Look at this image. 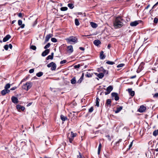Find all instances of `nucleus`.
Returning a JSON list of instances; mask_svg holds the SVG:
<instances>
[{
	"label": "nucleus",
	"mask_w": 158,
	"mask_h": 158,
	"mask_svg": "<svg viewBox=\"0 0 158 158\" xmlns=\"http://www.w3.org/2000/svg\"><path fill=\"white\" fill-rule=\"evenodd\" d=\"M37 19H36L35 20V21L34 24H33V26H34L37 23Z\"/></svg>",
	"instance_id": "obj_52"
},
{
	"label": "nucleus",
	"mask_w": 158,
	"mask_h": 158,
	"mask_svg": "<svg viewBox=\"0 0 158 158\" xmlns=\"http://www.w3.org/2000/svg\"><path fill=\"white\" fill-rule=\"evenodd\" d=\"M90 25H91V26L93 27H94V28H96L97 27V24H96L94 22H91L90 23Z\"/></svg>",
	"instance_id": "obj_25"
},
{
	"label": "nucleus",
	"mask_w": 158,
	"mask_h": 158,
	"mask_svg": "<svg viewBox=\"0 0 158 158\" xmlns=\"http://www.w3.org/2000/svg\"><path fill=\"white\" fill-rule=\"evenodd\" d=\"M85 76L87 77H90L92 76V74L89 73L87 72L86 74L85 75Z\"/></svg>",
	"instance_id": "obj_31"
},
{
	"label": "nucleus",
	"mask_w": 158,
	"mask_h": 158,
	"mask_svg": "<svg viewBox=\"0 0 158 158\" xmlns=\"http://www.w3.org/2000/svg\"><path fill=\"white\" fill-rule=\"evenodd\" d=\"M136 77V76L134 75L133 76H132L131 78V79H133V78H135Z\"/></svg>",
	"instance_id": "obj_60"
},
{
	"label": "nucleus",
	"mask_w": 158,
	"mask_h": 158,
	"mask_svg": "<svg viewBox=\"0 0 158 158\" xmlns=\"http://www.w3.org/2000/svg\"><path fill=\"white\" fill-rule=\"evenodd\" d=\"M110 47H111V46H110V44H109L108 45L107 48H109V49L110 48Z\"/></svg>",
	"instance_id": "obj_61"
},
{
	"label": "nucleus",
	"mask_w": 158,
	"mask_h": 158,
	"mask_svg": "<svg viewBox=\"0 0 158 158\" xmlns=\"http://www.w3.org/2000/svg\"><path fill=\"white\" fill-rule=\"evenodd\" d=\"M100 151H101V149H98V155L100 153Z\"/></svg>",
	"instance_id": "obj_59"
},
{
	"label": "nucleus",
	"mask_w": 158,
	"mask_h": 158,
	"mask_svg": "<svg viewBox=\"0 0 158 158\" xmlns=\"http://www.w3.org/2000/svg\"><path fill=\"white\" fill-rule=\"evenodd\" d=\"M34 72V69H31L29 70V72L30 73H32Z\"/></svg>",
	"instance_id": "obj_49"
},
{
	"label": "nucleus",
	"mask_w": 158,
	"mask_h": 158,
	"mask_svg": "<svg viewBox=\"0 0 158 158\" xmlns=\"http://www.w3.org/2000/svg\"><path fill=\"white\" fill-rule=\"evenodd\" d=\"M128 91L131 96L133 97L134 95L135 92L133 91H132L131 89H128Z\"/></svg>",
	"instance_id": "obj_16"
},
{
	"label": "nucleus",
	"mask_w": 158,
	"mask_h": 158,
	"mask_svg": "<svg viewBox=\"0 0 158 158\" xmlns=\"http://www.w3.org/2000/svg\"><path fill=\"white\" fill-rule=\"evenodd\" d=\"M124 65V64H121L118 65L117 66V67L118 68L122 67Z\"/></svg>",
	"instance_id": "obj_43"
},
{
	"label": "nucleus",
	"mask_w": 158,
	"mask_h": 158,
	"mask_svg": "<svg viewBox=\"0 0 158 158\" xmlns=\"http://www.w3.org/2000/svg\"><path fill=\"white\" fill-rule=\"evenodd\" d=\"M98 71L99 72H102L99 74L97 73H95V75L100 78H102L104 77V73H105L106 71L102 67H101L99 69H98Z\"/></svg>",
	"instance_id": "obj_3"
},
{
	"label": "nucleus",
	"mask_w": 158,
	"mask_h": 158,
	"mask_svg": "<svg viewBox=\"0 0 158 158\" xmlns=\"http://www.w3.org/2000/svg\"><path fill=\"white\" fill-rule=\"evenodd\" d=\"M157 4H158V2H157L153 6V7H154L156 6Z\"/></svg>",
	"instance_id": "obj_62"
},
{
	"label": "nucleus",
	"mask_w": 158,
	"mask_h": 158,
	"mask_svg": "<svg viewBox=\"0 0 158 158\" xmlns=\"http://www.w3.org/2000/svg\"><path fill=\"white\" fill-rule=\"evenodd\" d=\"M10 92V90L4 89L1 91V94L2 96H4L6 94Z\"/></svg>",
	"instance_id": "obj_11"
},
{
	"label": "nucleus",
	"mask_w": 158,
	"mask_h": 158,
	"mask_svg": "<svg viewBox=\"0 0 158 158\" xmlns=\"http://www.w3.org/2000/svg\"><path fill=\"white\" fill-rule=\"evenodd\" d=\"M51 41L53 42H57L56 39L54 38H52L51 39Z\"/></svg>",
	"instance_id": "obj_40"
},
{
	"label": "nucleus",
	"mask_w": 158,
	"mask_h": 158,
	"mask_svg": "<svg viewBox=\"0 0 158 158\" xmlns=\"http://www.w3.org/2000/svg\"><path fill=\"white\" fill-rule=\"evenodd\" d=\"M67 50L69 53H72L73 52V46L70 45L68 46L67 47Z\"/></svg>",
	"instance_id": "obj_8"
},
{
	"label": "nucleus",
	"mask_w": 158,
	"mask_h": 158,
	"mask_svg": "<svg viewBox=\"0 0 158 158\" xmlns=\"http://www.w3.org/2000/svg\"><path fill=\"white\" fill-rule=\"evenodd\" d=\"M4 49L6 50H7L8 49V46L7 44L5 45L4 46Z\"/></svg>",
	"instance_id": "obj_45"
},
{
	"label": "nucleus",
	"mask_w": 158,
	"mask_h": 158,
	"mask_svg": "<svg viewBox=\"0 0 158 158\" xmlns=\"http://www.w3.org/2000/svg\"><path fill=\"white\" fill-rule=\"evenodd\" d=\"M111 95L112 97H114V99L115 100L117 101L119 99V98L117 93H113L111 94Z\"/></svg>",
	"instance_id": "obj_9"
},
{
	"label": "nucleus",
	"mask_w": 158,
	"mask_h": 158,
	"mask_svg": "<svg viewBox=\"0 0 158 158\" xmlns=\"http://www.w3.org/2000/svg\"><path fill=\"white\" fill-rule=\"evenodd\" d=\"M53 55H54L53 52L51 54V55H49L46 58V60H49V59H51V60L53 59Z\"/></svg>",
	"instance_id": "obj_19"
},
{
	"label": "nucleus",
	"mask_w": 158,
	"mask_h": 158,
	"mask_svg": "<svg viewBox=\"0 0 158 158\" xmlns=\"http://www.w3.org/2000/svg\"><path fill=\"white\" fill-rule=\"evenodd\" d=\"M68 9V8L66 7H63L60 8V10L62 11H64L67 10Z\"/></svg>",
	"instance_id": "obj_32"
},
{
	"label": "nucleus",
	"mask_w": 158,
	"mask_h": 158,
	"mask_svg": "<svg viewBox=\"0 0 158 158\" xmlns=\"http://www.w3.org/2000/svg\"><path fill=\"white\" fill-rule=\"evenodd\" d=\"M100 43V41L98 40H96L94 42V44L97 46H98Z\"/></svg>",
	"instance_id": "obj_20"
},
{
	"label": "nucleus",
	"mask_w": 158,
	"mask_h": 158,
	"mask_svg": "<svg viewBox=\"0 0 158 158\" xmlns=\"http://www.w3.org/2000/svg\"><path fill=\"white\" fill-rule=\"evenodd\" d=\"M155 150L156 152H158V148H156V149Z\"/></svg>",
	"instance_id": "obj_64"
},
{
	"label": "nucleus",
	"mask_w": 158,
	"mask_h": 158,
	"mask_svg": "<svg viewBox=\"0 0 158 158\" xmlns=\"http://www.w3.org/2000/svg\"><path fill=\"white\" fill-rule=\"evenodd\" d=\"M11 100L12 102L14 103L17 104L18 102V98L15 97H12L11 98Z\"/></svg>",
	"instance_id": "obj_13"
},
{
	"label": "nucleus",
	"mask_w": 158,
	"mask_h": 158,
	"mask_svg": "<svg viewBox=\"0 0 158 158\" xmlns=\"http://www.w3.org/2000/svg\"><path fill=\"white\" fill-rule=\"evenodd\" d=\"M54 64V63L53 62H51L47 65V67L48 68H50L52 66V65L53 64Z\"/></svg>",
	"instance_id": "obj_39"
},
{
	"label": "nucleus",
	"mask_w": 158,
	"mask_h": 158,
	"mask_svg": "<svg viewBox=\"0 0 158 158\" xmlns=\"http://www.w3.org/2000/svg\"><path fill=\"white\" fill-rule=\"evenodd\" d=\"M33 50H35L36 49V47L34 45H32L30 47Z\"/></svg>",
	"instance_id": "obj_41"
},
{
	"label": "nucleus",
	"mask_w": 158,
	"mask_h": 158,
	"mask_svg": "<svg viewBox=\"0 0 158 158\" xmlns=\"http://www.w3.org/2000/svg\"><path fill=\"white\" fill-rule=\"evenodd\" d=\"M50 52V50L48 49H46L45 50L44 52H43L42 53V56H46Z\"/></svg>",
	"instance_id": "obj_12"
},
{
	"label": "nucleus",
	"mask_w": 158,
	"mask_h": 158,
	"mask_svg": "<svg viewBox=\"0 0 158 158\" xmlns=\"http://www.w3.org/2000/svg\"><path fill=\"white\" fill-rule=\"evenodd\" d=\"M82 80V78L81 77L80 79L77 81V83H80L81 82Z\"/></svg>",
	"instance_id": "obj_46"
},
{
	"label": "nucleus",
	"mask_w": 158,
	"mask_h": 158,
	"mask_svg": "<svg viewBox=\"0 0 158 158\" xmlns=\"http://www.w3.org/2000/svg\"><path fill=\"white\" fill-rule=\"evenodd\" d=\"M8 48H9L11 49H12V45L11 44H9V45H8Z\"/></svg>",
	"instance_id": "obj_53"
},
{
	"label": "nucleus",
	"mask_w": 158,
	"mask_h": 158,
	"mask_svg": "<svg viewBox=\"0 0 158 158\" xmlns=\"http://www.w3.org/2000/svg\"><path fill=\"white\" fill-rule=\"evenodd\" d=\"M133 144V141L131 142L130 144L129 145V148H130L132 146Z\"/></svg>",
	"instance_id": "obj_54"
},
{
	"label": "nucleus",
	"mask_w": 158,
	"mask_h": 158,
	"mask_svg": "<svg viewBox=\"0 0 158 158\" xmlns=\"http://www.w3.org/2000/svg\"><path fill=\"white\" fill-rule=\"evenodd\" d=\"M18 15L19 17H22L23 14L21 13H19L18 14Z\"/></svg>",
	"instance_id": "obj_51"
},
{
	"label": "nucleus",
	"mask_w": 158,
	"mask_h": 158,
	"mask_svg": "<svg viewBox=\"0 0 158 158\" xmlns=\"http://www.w3.org/2000/svg\"><path fill=\"white\" fill-rule=\"evenodd\" d=\"M10 84H7L5 86V89H6L7 90H8V89L10 87Z\"/></svg>",
	"instance_id": "obj_29"
},
{
	"label": "nucleus",
	"mask_w": 158,
	"mask_h": 158,
	"mask_svg": "<svg viewBox=\"0 0 158 158\" xmlns=\"http://www.w3.org/2000/svg\"><path fill=\"white\" fill-rule=\"evenodd\" d=\"M158 21V19L157 18H155L154 20V22L155 23H157Z\"/></svg>",
	"instance_id": "obj_44"
},
{
	"label": "nucleus",
	"mask_w": 158,
	"mask_h": 158,
	"mask_svg": "<svg viewBox=\"0 0 158 158\" xmlns=\"http://www.w3.org/2000/svg\"><path fill=\"white\" fill-rule=\"evenodd\" d=\"M71 82L72 84H75L76 82V81L75 78V77H74L73 78L71 79Z\"/></svg>",
	"instance_id": "obj_27"
},
{
	"label": "nucleus",
	"mask_w": 158,
	"mask_h": 158,
	"mask_svg": "<svg viewBox=\"0 0 158 158\" xmlns=\"http://www.w3.org/2000/svg\"><path fill=\"white\" fill-rule=\"evenodd\" d=\"M146 110V107L143 106H141L138 110V111L140 112H143Z\"/></svg>",
	"instance_id": "obj_10"
},
{
	"label": "nucleus",
	"mask_w": 158,
	"mask_h": 158,
	"mask_svg": "<svg viewBox=\"0 0 158 158\" xmlns=\"http://www.w3.org/2000/svg\"><path fill=\"white\" fill-rule=\"evenodd\" d=\"M16 108L18 110H21L22 111H23L25 110V107L24 106H21L19 105H18L16 106Z\"/></svg>",
	"instance_id": "obj_15"
},
{
	"label": "nucleus",
	"mask_w": 158,
	"mask_h": 158,
	"mask_svg": "<svg viewBox=\"0 0 158 158\" xmlns=\"http://www.w3.org/2000/svg\"><path fill=\"white\" fill-rule=\"evenodd\" d=\"M153 135L154 136H156L158 135V129L157 130L153 132Z\"/></svg>",
	"instance_id": "obj_36"
},
{
	"label": "nucleus",
	"mask_w": 158,
	"mask_h": 158,
	"mask_svg": "<svg viewBox=\"0 0 158 158\" xmlns=\"http://www.w3.org/2000/svg\"><path fill=\"white\" fill-rule=\"evenodd\" d=\"M15 22H16L15 20H14L12 22V24L14 23Z\"/></svg>",
	"instance_id": "obj_63"
},
{
	"label": "nucleus",
	"mask_w": 158,
	"mask_h": 158,
	"mask_svg": "<svg viewBox=\"0 0 158 158\" xmlns=\"http://www.w3.org/2000/svg\"><path fill=\"white\" fill-rule=\"evenodd\" d=\"M67 62V60H64L61 61L60 62V64H63L66 63Z\"/></svg>",
	"instance_id": "obj_42"
},
{
	"label": "nucleus",
	"mask_w": 158,
	"mask_h": 158,
	"mask_svg": "<svg viewBox=\"0 0 158 158\" xmlns=\"http://www.w3.org/2000/svg\"><path fill=\"white\" fill-rule=\"evenodd\" d=\"M16 88V87H13L11 88L10 90H15Z\"/></svg>",
	"instance_id": "obj_56"
},
{
	"label": "nucleus",
	"mask_w": 158,
	"mask_h": 158,
	"mask_svg": "<svg viewBox=\"0 0 158 158\" xmlns=\"http://www.w3.org/2000/svg\"><path fill=\"white\" fill-rule=\"evenodd\" d=\"M105 56L103 54V52L102 51L100 53V58L101 59H103L105 58Z\"/></svg>",
	"instance_id": "obj_21"
},
{
	"label": "nucleus",
	"mask_w": 158,
	"mask_h": 158,
	"mask_svg": "<svg viewBox=\"0 0 158 158\" xmlns=\"http://www.w3.org/2000/svg\"><path fill=\"white\" fill-rule=\"evenodd\" d=\"M43 73L42 72H39L37 73H36V75L38 77H41V76H42L43 75Z\"/></svg>",
	"instance_id": "obj_28"
},
{
	"label": "nucleus",
	"mask_w": 158,
	"mask_h": 158,
	"mask_svg": "<svg viewBox=\"0 0 158 158\" xmlns=\"http://www.w3.org/2000/svg\"><path fill=\"white\" fill-rule=\"evenodd\" d=\"M122 108L123 107L122 106H120L119 107L117 108V110L115 111V113H118L122 109Z\"/></svg>",
	"instance_id": "obj_22"
},
{
	"label": "nucleus",
	"mask_w": 158,
	"mask_h": 158,
	"mask_svg": "<svg viewBox=\"0 0 158 158\" xmlns=\"http://www.w3.org/2000/svg\"><path fill=\"white\" fill-rule=\"evenodd\" d=\"M93 108L92 107H91L89 110V112L91 113L93 112Z\"/></svg>",
	"instance_id": "obj_47"
},
{
	"label": "nucleus",
	"mask_w": 158,
	"mask_h": 158,
	"mask_svg": "<svg viewBox=\"0 0 158 158\" xmlns=\"http://www.w3.org/2000/svg\"><path fill=\"white\" fill-rule=\"evenodd\" d=\"M100 100L98 98H97L96 100V106L98 107L99 106V102Z\"/></svg>",
	"instance_id": "obj_26"
},
{
	"label": "nucleus",
	"mask_w": 158,
	"mask_h": 158,
	"mask_svg": "<svg viewBox=\"0 0 158 158\" xmlns=\"http://www.w3.org/2000/svg\"><path fill=\"white\" fill-rule=\"evenodd\" d=\"M52 35L51 34H49L45 38V41L46 42L48 41L49 39L52 37Z\"/></svg>",
	"instance_id": "obj_17"
},
{
	"label": "nucleus",
	"mask_w": 158,
	"mask_h": 158,
	"mask_svg": "<svg viewBox=\"0 0 158 158\" xmlns=\"http://www.w3.org/2000/svg\"><path fill=\"white\" fill-rule=\"evenodd\" d=\"M80 67V64H78L77 65H76L74 66V68H79Z\"/></svg>",
	"instance_id": "obj_50"
},
{
	"label": "nucleus",
	"mask_w": 158,
	"mask_h": 158,
	"mask_svg": "<svg viewBox=\"0 0 158 158\" xmlns=\"http://www.w3.org/2000/svg\"><path fill=\"white\" fill-rule=\"evenodd\" d=\"M11 38V36L9 35H6L3 39V41L4 42H5L7 41L8 40H9Z\"/></svg>",
	"instance_id": "obj_14"
},
{
	"label": "nucleus",
	"mask_w": 158,
	"mask_h": 158,
	"mask_svg": "<svg viewBox=\"0 0 158 158\" xmlns=\"http://www.w3.org/2000/svg\"><path fill=\"white\" fill-rule=\"evenodd\" d=\"M153 97L154 98H158V93H156L154 94V95L153 96Z\"/></svg>",
	"instance_id": "obj_48"
},
{
	"label": "nucleus",
	"mask_w": 158,
	"mask_h": 158,
	"mask_svg": "<svg viewBox=\"0 0 158 158\" xmlns=\"http://www.w3.org/2000/svg\"><path fill=\"white\" fill-rule=\"evenodd\" d=\"M67 43L70 44H73L77 43L78 42L77 37L74 36H71L65 39Z\"/></svg>",
	"instance_id": "obj_2"
},
{
	"label": "nucleus",
	"mask_w": 158,
	"mask_h": 158,
	"mask_svg": "<svg viewBox=\"0 0 158 158\" xmlns=\"http://www.w3.org/2000/svg\"><path fill=\"white\" fill-rule=\"evenodd\" d=\"M101 147H102L101 144V143H100L99 144V146L98 147V149H101Z\"/></svg>",
	"instance_id": "obj_57"
},
{
	"label": "nucleus",
	"mask_w": 158,
	"mask_h": 158,
	"mask_svg": "<svg viewBox=\"0 0 158 158\" xmlns=\"http://www.w3.org/2000/svg\"><path fill=\"white\" fill-rule=\"evenodd\" d=\"M122 19L120 17H117L114 23V26L115 28H119L121 27L123 25Z\"/></svg>",
	"instance_id": "obj_1"
},
{
	"label": "nucleus",
	"mask_w": 158,
	"mask_h": 158,
	"mask_svg": "<svg viewBox=\"0 0 158 158\" xmlns=\"http://www.w3.org/2000/svg\"><path fill=\"white\" fill-rule=\"evenodd\" d=\"M32 85V84L31 82H28L23 85L22 88L23 89H25L26 91H28L31 88Z\"/></svg>",
	"instance_id": "obj_4"
},
{
	"label": "nucleus",
	"mask_w": 158,
	"mask_h": 158,
	"mask_svg": "<svg viewBox=\"0 0 158 158\" xmlns=\"http://www.w3.org/2000/svg\"><path fill=\"white\" fill-rule=\"evenodd\" d=\"M18 23L19 25H21L20 27L21 28H23L24 27V24H22V21L21 20H19L18 22Z\"/></svg>",
	"instance_id": "obj_18"
},
{
	"label": "nucleus",
	"mask_w": 158,
	"mask_h": 158,
	"mask_svg": "<svg viewBox=\"0 0 158 158\" xmlns=\"http://www.w3.org/2000/svg\"><path fill=\"white\" fill-rule=\"evenodd\" d=\"M76 136V134H75L71 131L70 133H69L67 135L69 139V141L70 143H72L73 140L74 138Z\"/></svg>",
	"instance_id": "obj_5"
},
{
	"label": "nucleus",
	"mask_w": 158,
	"mask_h": 158,
	"mask_svg": "<svg viewBox=\"0 0 158 158\" xmlns=\"http://www.w3.org/2000/svg\"><path fill=\"white\" fill-rule=\"evenodd\" d=\"M50 44L49 43H48L44 47V48L46 49L47 48H49L50 47Z\"/></svg>",
	"instance_id": "obj_38"
},
{
	"label": "nucleus",
	"mask_w": 158,
	"mask_h": 158,
	"mask_svg": "<svg viewBox=\"0 0 158 158\" xmlns=\"http://www.w3.org/2000/svg\"><path fill=\"white\" fill-rule=\"evenodd\" d=\"M113 89V87L110 85L106 89V91L105 92V95H107L110 93V92L112 91Z\"/></svg>",
	"instance_id": "obj_7"
},
{
	"label": "nucleus",
	"mask_w": 158,
	"mask_h": 158,
	"mask_svg": "<svg viewBox=\"0 0 158 158\" xmlns=\"http://www.w3.org/2000/svg\"><path fill=\"white\" fill-rule=\"evenodd\" d=\"M56 68V65L55 63H54L51 67V69L52 71L55 70Z\"/></svg>",
	"instance_id": "obj_24"
},
{
	"label": "nucleus",
	"mask_w": 158,
	"mask_h": 158,
	"mask_svg": "<svg viewBox=\"0 0 158 158\" xmlns=\"http://www.w3.org/2000/svg\"><path fill=\"white\" fill-rule=\"evenodd\" d=\"M77 158H84V157L79 152V155H77Z\"/></svg>",
	"instance_id": "obj_35"
},
{
	"label": "nucleus",
	"mask_w": 158,
	"mask_h": 158,
	"mask_svg": "<svg viewBox=\"0 0 158 158\" xmlns=\"http://www.w3.org/2000/svg\"><path fill=\"white\" fill-rule=\"evenodd\" d=\"M141 22V20L135 21L134 22H131L130 23V25L132 27L136 26Z\"/></svg>",
	"instance_id": "obj_6"
},
{
	"label": "nucleus",
	"mask_w": 158,
	"mask_h": 158,
	"mask_svg": "<svg viewBox=\"0 0 158 158\" xmlns=\"http://www.w3.org/2000/svg\"><path fill=\"white\" fill-rule=\"evenodd\" d=\"M75 24L76 26L79 25L80 23L78 20L77 19H76L75 20Z\"/></svg>",
	"instance_id": "obj_34"
},
{
	"label": "nucleus",
	"mask_w": 158,
	"mask_h": 158,
	"mask_svg": "<svg viewBox=\"0 0 158 158\" xmlns=\"http://www.w3.org/2000/svg\"><path fill=\"white\" fill-rule=\"evenodd\" d=\"M106 63L109 64L113 65L114 64V62L110 61H107L106 62Z\"/></svg>",
	"instance_id": "obj_37"
},
{
	"label": "nucleus",
	"mask_w": 158,
	"mask_h": 158,
	"mask_svg": "<svg viewBox=\"0 0 158 158\" xmlns=\"http://www.w3.org/2000/svg\"><path fill=\"white\" fill-rule=\"evenodd\" d=\"M79 49L82 51H84L85 49L84 48L82 47H80L79 48Z\"/></svg>",
	"instance_id": "obj_58"
},
{
	"label": "nucleus",
	"mask_w": 158,
	"mask_h": 158,
	"mask_svg": "<svg viewBox=\"0 0 158 158\" xmlns=\"http://www.w3.org/2000/svg\"><path fill=\"white\" fill-rule=\"evenodd\" d=\"M122 141V139H120L116 143V144H117L118 143H119V142H120Z\"/></svg>",
	"instance_id": "obj_55"
},
{
	"label": "nucleus",
	"mask_w": 158,
	"mask_h": 158,
	"mask_svg": "<svg viewBox=\"0 0 158 158\" xmlns=\"http://www.w3.org/2000/svg\"><path fill=\"white\" fill-rule=\"evenodd\" d=\"M111 103V101L110 99H108L107 100L106 102V104H107L108 105H110V104Z\"/></svg>",
	"instance_id": "obj_33"
},
{
	"label": "nucleus",
	"mask_w": 158,
	"mask_h": 158,
	"mask_svg": "<svg viewBox=\"0 0 158 158\" xmlns=\"http://www.w3.org/2000/svg\"><path fill=\"white\" fill-rule=\"evenodd\" d=\"M60 118L63 121H64L67 119V118L66 117L64 116L63 115H60Z\"/></svg>",
	"instance_id": "obj_23"
},
{
	"label": "nucleus",
	"mask_w": 158,
	"mask_h": 158,
	"mask_svg": "<svg viewBox=\"0 0 158 158\" xmlns=\"http://www.w3.org/2000/svg\"><path fill=\"white\" fill-rule=\"evenodd\" d=\"M68 6L71 9H72L74 7L73 4L72 3L68 4Z\"/></svg>",
	"instance_id": "obj_30"
}]
</instances>
